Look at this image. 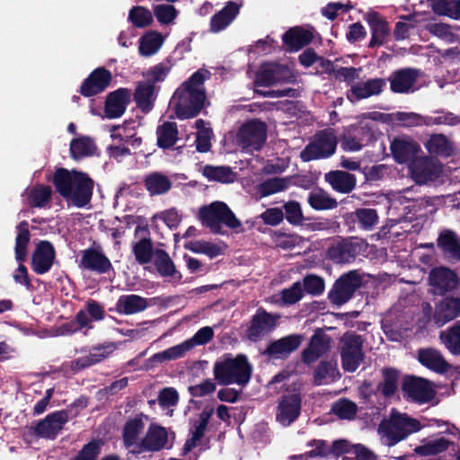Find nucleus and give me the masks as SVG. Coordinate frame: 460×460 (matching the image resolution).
Wrapping results in <instances>:
<instances>
[{
    "mask_svg": "<svg viewBox=\"0 0 460 460\" xmlns=\"http://www.w3.org/2000/svg\"><path fill=\"white\" fill-rule=\"evenodd\" d=\"M206 69H199L184 81L174 92L171 102L179 119L197 117L204 108Z\"/></svg>",
    "mask_w": 460,
    "mask_h": 460,
    "instance_id": "obj_1",
    "label": "nucleus"
},
{
    "mask_svg": "<svg viewBox=\"0 0 460 460\" xmlns=\"http://www.w3.org/2000/svg\"><path fill=\"white\" fill-rule=\"evenodd\" d=\"M51 181L56 191L75 207L84 208L91 202L94 181L88 173L60 167L55 170Z\"/></svg>",
    "mask_w": 460,
    "mask_h": 460,
    "instance_id": "obj_2",
    "label": "nucleus"
},
{
    "mask_svg": "<svg viewBox=\"0 0 460 460\" xmlns=\"http://www.w3.org/2000/svg\"><path fill=\"white\" fill-rule=\"evenodd\" d=\"M213 372L220 385L237 384L244 386L251 379L252 367L245 355L239 354L234 358L228 353L215 362Z\"/></svg>",
    "mask_w": 460,
    "mask_h": 460,
    "instance_id": "obj_3",
    "label": "nucleus"
},
{
    "mask_svg": "<svg viewBox=\"0 0 460 460\" xmlns=\"http://www.w3.org/2000/svg\"><path fill=\"white\" fill-rule=\"evenodd\" d=\"M199 217L202 225L216 234H224L222 225L230 229H237L242 226L241 221L223 201H214L209 205L201 207Z\"/></svg>",
    "mask_w": 460,
    "mask_h": 460,
    "instance_id": "obj_4",
    "label": "nucleus"
},
{
    "mask_svg": "<svg viewBox=\"0 0 460 460\" xmlns=\"http://www.w3.org/2000/svg\"><path fill=\"white\" fill-rule=\"evenodd\" d=\"M363 285V277L357 270L341 274L328 292V299L335 305L349 302Z\"/></svg>",
    "mask_w": 460,
    "mask_h": 460,
    "instance_id": "obj_5",
    "label": "nucleus"
},
{
    "mask_svg": "<svg viewBox=\"0 0 460 460\" xmlns=\"http://www.w3.org/2000/svg\"><path fill=\"white\" fill-rule=\"evenodd\" d=\"M337 147V137L332 128L318 131L314 141L309 143L300 153L303 162L324 159L332 156Z\"/></svg>",
    "mask_w": 460,
    "mask_h": 460,
    "instance_id": "obj_6",
    "label": "nucleus"
},
{
    "mask_svg": "<svg viewBox=\"0 0 460 460\" xmlns=\"http://www.w3.org/2000/svg\"><path fill=\"white\" fill-rule=\"evenodd\" d=\"M341 359L345 372H355L364 358L363 340L356 332H347L341 339Z\"/></svg>",
    "mask_w": 460,
    "mask_h": 460,
    "instance_id": "obj_7",
    "label": "nucleus"
},
{
    "mask_svg": "<svg viewBox=\"0 0 460 460\" xmlns=\"http://www.w3.org/2000/svg\"><path fill=\"white\" fill-rule=\"evenodd\" d=\"M267 139V125L259 119L250 120L239 128L237 144L247 151L261 150Z\"/></svg>",
    "mask_w": 460,
    "mask_h": 460,
    "instance_id": "obj_8",
    "label": "nucleus"
},
{
    "mask_svg": "<svg viewBox=\"0 0 460 460\" xmlns=\"http://www.w3.org/2000/svg\"><path fill=\"white\" fill-rule=\"evenodd\" d=\"M402 392L405 399L419 404L429 402L436 396L431 382L415 376L403 378Z\"/></svg>",
    "mask_w": 460,
    "mask_h": 460,
    "instance_id": "obj_9",
    "label": "nucleus"
},
{
    "mask_svg": "<svg viewBox=\"0 0 460 460\" xmlns=\"http://www.w3.org/2000/svg\"><path fill=\"white\" fill-rule=\"evenodd\" d=\"M301 411L302 395L299 392L283 394L278 400L276 421L283 427H288L299 418Z\"/></svg>",
    "mask_w": 460,
    "mask_h": 460,
    "instance_id": "obj_10",
    "label": "nucleus"
},
{
    "mask_svg": "<svg viewBox=\"0 0 460 460\" xmlns=\"http://www.w3.org/2000/svg\"><path fill=\"white\" fill-rule=\"evenodd\" d=\"M69 416L66 410L53 411L44 419L38 420L30 429L38 438L54 440L68 422Z\"/></svg>",
    "mask_w": 460,
    "mask_h": 460,
    "instance_id": "obj_11",
    "label": "nucleus"
},
{
    "mask_svg": "<svg viewBox=\"0 0 460 460\" xmlns=\"http://www.w3.org/2000/svg\"><path fill=\"white\" fill-rule=\"evenodd\" d=\"M428 282L433 293L438 296H446L460 287V279L456 271L445 266L432 268L429 273Z\"/></svg>",
    "mask_w": 460,
    "mask_h": 460,
    "instance_id": "obj_12",
    "label": "nucleus"
},
{
    "mask_svg": "<svg viewBox=\"0 0 460 460\" xmlns=\"http://www.w3.org/2000/svg\"><path fill=\"white\" fill-rule=\"evenodd\" d=\"M421 429L420 422L407 414H393L390 419L388 437L391 444H396L411 433Z\"/></svg>",
    "mask_w": 460,
    "mask_h": 460,
    "instance_id": "obj_13",
    "label": "nucleus"
},
{
    "mask_svg": "<svg viewBox=\"0 0 460 460\" xmlns=\"http://www.w3.org/2000/svg\"><path fill=\"white\" fill-rule=\"evenodd\" d=\"M278 319L279 315H273L262 307L258 308L247 328V338L251 341H259L265 334L275 329Z\"/></svg>",
    "mask_w": 460,
    "mask_h": 460,
    "instance_id": "obj_14",
    "label": "nucleus"
},
{
    "mask_svg": "<svg viewBox=\"0 0 460 460\" xmlns=\"http://www.w3.org/2000/svg\"><path fill=\"white\" fill-rule=\"evenodd\" d=\"M112 81V75L105 67H97L83 81L79 93L84 97H93L104 92Z\"/></svg>",
    "mask_w": 460,
    "mask_h": 460,
    "instance_id": "obj_15",
    "label": "nucleus"
},
{
    "mask_svg": "<svg viewBox=\"0 0 460 460\" xmlns=\"http://www.w3.org/2000/svg\"><path fill=\"white\" fill-rule=\"evenodd\" d=\"M444 297L435 305L433 323L437 327L460 317V297L455 296H443Z\"/></svg>",
    "mask_w": 460,
    "mask_h": 460,
    "instance_id": "obj_16",
    "label": "nucleus"
},
{
    "mask_svg": "<svg viewBox=\"0 0 460 460\" xmlns=\"http://www.w3.org/2000/svg\"><path fill=\"white\" fill-rule=\"evenodd\" d=\"M82 270H87L98 274H104L112 269L110 259L102 252L100 246L89 247L82 251L78 264Z\"/></svg>",
    "mask_w": 460,
    "mask_h": 460,
    "instance_id": "obj_17",
    "label": "nucleus"
},
{
    "mask_svg": "<svg viewBox=\"0 0 460 460\" xmlns=\"http://www.w3.org/2000/svg\"><path fill=\"white\" fill-rule=\"evenodd\" d=\"M144 419H147L143 413H138L133 418H128L122 428V442L126 449L132 455L137 456L139 436L145 429Z\"/></svg>",
    "mask_w": 460,
    "mask_h": 460,
    "instance_id": "obj_18",
    "label": "nucleus"
},
{
    "mask_svg": "<svg viewBox=\"0 0 460 460\" xmlns=\"http://www.w3.org/2000/svg\"><path fill=\"white\" fill-rule=\"evenodd\" d=\"M409 170L412 180L418 184L434 181L441 173V168L429 157L416 158L410 164Z\"/></svg>",
    "mask_w": 460,
    "mask_h": 460,
    "instance_id": "obj_19",
    "label": "nucleus"
},
{
    "mask_svg": "<svg viewBox=\"0 0 460 460\" xmlns=\"http://www.w3.org/2000/svg\"><path fill=\"white\" fill-rule=\"evenodd\" d=\"M55 258L56 251L53 244L49 241H40L32 252L31 267L36 274L43 275L49 271Z\"/></svg>",
    "mask_w": 460,
    "mask_h": 460,
    "instance_id": "obj_20",
    "label": "nucleus"
},
{
    "mask_svg": "<svg viewBox=\"0 0 460 460\" xmlns=\"http://www.w3.org/2000/svg\"><path fill=\"white\" fill-rule=\"evenodd\" d=\"M420 77V70L414 67H404L393 71L388 81L390 89L394 93H408L413 91V86Z\"/></svg>",
    "mask_w": 460,
    "mask_h": 460,
    "instance_id": "obj_21",
    "label": "nucleus"
},
{
    "mask_svg": "<svg viewBox=\"0 0 460 460\" xmlns=\"http://www.w3.org/2000/svg\"><path fill=\"white\" fill-rule=\"evenodd\" d=\"M168 442V434L165 428L150 424L145 436L140 439L137 447V456L145 452H158L162 450Z\"/></svg>",
    "mask_w": 460,
    "mask_h": 460,
    "instance_id": "obj_22",
    "label": "nucleus"
},
{
    "mask_svg": "<svg viewBox=\"0 0 460 460\" xmlns=\"http://www.w3.org/2000/svg\"><path fill=\"white\" fill-rule=\"evenodd\" d=\"M131 92L120 87L108 93L105 101L104 114L108 119L120 118L130 103Z\"/></svg>",
    "mask_w": 460,
    "mask_h": 460,
    "instance_id": "obj_23",
    "label": "nucleus"
},
{
    "mask_svg": "<svg viewBox=\"0 0 460 460\" xmlns=\"http://www.w3.org/2000/svg\"><path fill=\"white\" fill-rule=\"evenodd\" d=\"M303 341L301 334H290L270 342L264 354L272 358H287Z\"/></svg>",
    "mask_w": 460,
    "mask_h": 460,
    "instance_id": "obj_24",
    "label": "nucleus"
},
{
    "mask_svg": "<svg viewBox=\"0 0 460 460\" xmlns=\"http://www.w3.org/2000/svg\"><path fill=\"white\" fill-rule=\"evenodd\" d=\"M390 149L398 164L412 162L420 150V146L409 137H397L391 142Z\"/></svg>",
    "mask_w": 460,
    "mask_h": 460,
    "instance_id": "obj_25",
    "label": "nucleus"
},
{
    "mask_svg": "<svg viewBox=\"0 0 460 460\" xmlns=\"http://www.w3.org/2000/svg\"><path fill=\"white\" fill-rule=\"evenodd\" d=\"M330 350V337L320 330L311 337L307 347L301 353L302 361L310 365Z\"/></svg>",
    "mask_w": 460,
    "mask_h": 460,
    "instance_id": "obj_26",
    "label": "nucleus"
},
{
    "mask_svg": "<svg viewBox=\"0 0 460 460\" xmlns=\"http://www.w3.org/2000/svg\"><path fill=\"white\" fill-rule=\"evenodd\" d=\"M385 85L386 80L384 78H374L365 83H356L347 92V98L350 102H356L373 95H379Z\"/></svg>",
    "mask_w": 460,
    "mask_h": 460,
    "instance_id": "obj_27",
    "label": "nucleus"
},
{
    "mask_svg": "<svg viewBox=\"0 0 460 460\" xmlns=\"http://www.w3.org/2000/svg\"><path fill=\"white\" fill-rule=\"evenodd\" d=\"M371 31V40L368 48L374 49L385 43L387 36L390 34L389 23L377 13L369 12L365 15Z\"/></svg>",
    "mask_w": 460,
    "mask_h": 460,
    "instance_id": "obj_28",
    "label": "nucleus"
},
{
    "mask_svg": "<svg viewBox=\"0 0 460 460\" xmlns=\"http://www.w3.org/2000/svg\"><path fill=\"white\" fill-rule=\"evenodd\" d=\"M314 40V35L309 30L300 26L289 28L283 35L282 41L285 50L296 52L309 45Z\"/></svg>",
    "mask_w": 460,
    "mask_h": 460,
    "instance_id": "obj_29",
    "label": "nucleus"
},
{
    "mask_svg": "<svg viewBox=\"0 0 460 460\" xmlns=\"http://www.w3.org/2000/svg\"><path fill=\"white\" fill-rule=\"evenodd\" d=\"M139 234H142L143 236L133 245V253L136 261L143 265L152 261L155 252H154V245L147 226H137L135 229V235Z\"/></svg>",
    "mask_w": 460,
    "mask_h": 460,
    "instance_id": "obj_30",
    "label": "nucleus"
},
{
    "mask_svg": "<svg viewBox=\"0 0 460 460\" xmlns=\"http://www.w3.org/2000/svg\"><path fill=\"white\" fill-rule=\"evenodd\" d=\"M242 4L228 1L226 5L210 19V31L217 33L228 27L240 13Z\"/></svg>",
    "mask_w": 460,
    "mask_h": 460,
    "instance_id": "obj_31",
    "label": "nucleus"
},
{
    "mask_svg": "<svg viewBox=\"0 0 460 460\" xmlns=\"http://www.w3.org/2000/svg\"><path fill=\"white\" fill-rule=\"evenodd\" d=\"M437 243L448 261H460V237L456 232L445 229L438 234Z\"/></svg>",
    "mask_w": 460,
    "mask_h": 460,
    "instance_id": "obj_32",
    "label": "nucleus"
},
{
    "mask_svg": "<svg viewBox=\"0 0 460 460\" xmlns=\"http://www.w3.org/2000/svg\"><path fill=\"white\" fill-rule=\"evenodd\" d=\"M133 97L137 107L143 113L150 112L157 97L155 85L149 82L139 81L135 88Z\"/></svg>",
    "mask_w": 460,
    "mask_h": 460,
    "instance_id": "obj_33",
    "label": "nucleus"
},
{
    "mask_svg": "<svg viewBox=\"0 0 460 460\" xmlns=\"http://www.w3.org/2000/svg\"><path fill=\"white\" fill-rule=\"evenodd\" d=\"M418 359L422 366L438 374H445L451 367L441 353L434 349H420Z\"/></svg>",
    "mask_w": 460,
    "mask_h": 460,
    "instance_id": "obj_34",
    "label": "nucleus"
},
{
    "mask_svg": "<svg viewBox=\"0 0 460 460\" xmlns=\"http://www.w3.org/2000/svg\"><path fill=\"white\" fill-rule=\"evenodd\" d=\"M156 146L162 150L174 146L179 140V130L176 122L164 121L156 127Z\"/></svg>",
    "mask_w": 460,
    "mask_h": 460,
    "instance_id": "obj_35",
    "label": "nucleus"
},
{
    "mask_svg": "<svg viewBox=\"0 0 460 460\" xmlns=\"http://www.w3.org/2000/svg\"><path fill=\"white\" fill-rule=\"evenodd\" d=\"M325 181L337 192L347 194L351 192L357 183L354 174L344 171H332L325 174Z\"/></svg>",
    "mask_w": 460,
    "mask_h": 460,
    "instance_id": "obj_36",
    "label": "nucleus"
},
{
    "mask_svg": "<svg viewBox=\"0 0 460 460\" xmlns=\"http://www.w3.org/2000/svg\"><path fill=\"white\" fill-rule=\"evenodd\" d=\"M147 299L138 295H122L116 303V311L120 314L130 315L145 311Z\"/></svg>",
    "mask_w": 460,
    "mask_h": 460,
    "instance_id": "obj_37",
    "label": "nucleus"
},
{
    "mask_svg": "<svg viewBox=\"0 0 460 460\" xmlns=\"http://www.w3.org/2000/svg\"><path fill=\"white\" fill-rule=\"evenodd\" d=\"M154 265L161 277H171L178 282L181 280V273L176 270L172 260L166 251L163 249L155 251Z\"/></svg>",
    "mask_w": 460,
    "mask_h": 460,
    "instance_id": "obj_38",
    "label": "nucleus"
},
{
    "mask_svg": "<svg viewBox=\"0 0 460 460\" xmlns=\"http://www.w3.org/2000/svg\"><path fill=\"white\" fill-rule=\"evenodd\" d=\"M357 254V246L348 241L338 242L327 251L328 258L334 263H349L354 261Z\"/></svg>",
    "mask_w": 460,
    "mask_h": 460,
    "instance_id": "obj_39",
    "label": "nucleus"
},
{
    "mask_svg": "<svg viewBox=\"0 0 460 460\" xmlns=\"http://www.w3.org/2000/svg\"><path fill=\"white\" fill-rule=\"evenodd\" d=\"M424 146L430 155L442 157H449L454 153L452 142L444 134L435 133L430 135Z\"/></svg>",
    "mask_w": 460,
    "mask_h": 460,
    "instance_id": "obj_40",
    "label": "nucleus"
},
{
    "mask_svg": "<svg viewBox=\"0 0 460 460\" xmlns=\"http://www.w3.org/2000/svg\"><path fill=\"white\" fill-rule=\"evenodd\" d=\"M146 190L151 196L163 195L172 189V181L162 172H155L146 176L144 180Z\"/></svg>",
    "mask_w": 460,
    "mask_h": 460,
    "instance_id": "obj_41",
    "label": "nucleus"
},
{
    "mask_svg": "<svg viewBox=\"0 0 460 460\" xmlns=\"http://www.w3.org/2000/svg\"><path fill=\"white\" fill-rule=\"evenodd\" d=\"M307 203L317 211L334 209L338 207V201L323 189L317 188L309 192Z\"/></svg>",
    "mask_w": 460,
    "mask_h": 460,
    "instance_id": "obj_42",
    "label": "nucleus"
},
{
    "mask_svg": "<svg viewBox=\"0 0 460 460\" xmlns=\"http://www.w3.org/2000/svg\"><path fill=\"white\" fill-rule=\"evenodd\" d=\"M69 150L73 159L80 160L93 155L97 150V146L92 137L83 136L72 139Z\"/></svg>",
    "mask_w": 460,
    "mask_h": 460,
    "instance_id": "obj_43",
    "label": "nucleus"
},
{
    "mask_svg": "<svg viewBox=\"0 0 460 460\" xmlns=\"http://www.w3.org/2000/svg\"><path fill=\"white\" fill-rule=\"evenodd\" d=\"M163 43L164 38L160 32L147 31L139 39V53L144 57H151L160 49Z\"/></svg>",
    "mask_w": 460,
    "mask_h": 460,
    "instance_id": "obj_44",
    "label": "nucleus"
},
{
    "mask_svg": "<svg viewBox=\"0 0 460 460\" xmlns=\"http://www.w3.org/2000/svg\"><path fill=\"white\" fill-rule=\"evenodd\" d=\"M439 340L446 349L455 356L460 355V321L456 322L439 333Z\"/></svg>",
    "mask_w": 460,
    "mask_h": 460,
    "instance_id": "obj_45",
    "label": "nucleus"
},
{
    "mask_svg": "<svg viewBox=\"0 0 460 460\" xmlns=\"http://www.w3.org/2000/svg\"><path fill=\"white\" fill-rule=\"evenodd\" d=\"M190 350H191V344L185 341L161 352L155 353L149 358V361L152 363H163L165 361L176 360L183 358Z\"/></svg>",
    "mask_w": 460,
    "mask_h": 460,
    "instance_id": "obj_46",
    "label": "nucleus"
},
{
    "mask_svg": "<svg viewBox=\"0 0 460 460\" xmlns=\"http://www.w3.org/2000/svg\"><path fill=\"white\" fill-rule=\"evenodd\" d=\"M382 374L383 382L377 385V389L384 397L391 398L397 391L400 373L396 368L385 367Z\"/></svg>",
    "mask_w": 460,
    "mask_h": 460,
    "instance_id": "obj_47",
    "label": "nucleus"
},
{
    "mask_svg": "<svg viewBox=\"0 0 460 460\" xmlns=\"http://www.w3.org/2000/svg\"><path fill=\"white\" fill-rule=\"evenodd\" d=\"M202 172L208 181L221 183H232L236 180V173L230 166H214L208 164L203 167Z\"/></svg>",
    "mask_w": 460,
    "mask_h": 460,
    "instance_id": "obj_48",
    "label": "nucleus"
},
{
    "mask_svg": "<svg viewBox=\"0 0 460 460\" xmlns=\"http://www.w3.org/2000/svg\"><path fill=\"white\" fill-rule=\"evenodd\" d=\"M368 135H370V130L363 127L345 133L341 139L342 148L346 151H359L364 146L362 137Z\"/></svg>",
    "mask_w": 460,
    "mask_h": 460,
    "instance_id": "obj_49",
    "label": "nucleus"
},
{
    "mask_svg": "<svg viewBox=\"0 0 460 460\" xmlns=\"http://www.w3.org/2000/svg\"><path fill=\"white\" fill-rule=\"evenodd\" d=\"M52 190L49 185L38 184L29 192L28 203L31 208H45L50 201Z\"/></svg>",
    "mask_w": 460,
    "mask_h": 460,
    "instance_id": "obj_50",
    "label": "nucleus"
},
{
    "mask_svg": "<svg viewBox=\"0 0 460 460\" xmlns=\"http://www.w3.org/2000/svg\"><path fill=\"white\" fill-rule=\"evenodd\" d=\"M284 219L293 226H299L304 224L305 220H308L304 216L301 204L296 200H288L284 202L282 206Z\"/></svg>",
    "mask_w": 460,
    "mask_h": 460,
    "instance_id": "obj_51",
    "label": "nucleus"
},
{
    "mask_svg": "<svg viewBox=\"0 0 460 460\" xmlns=\"http://www.w3.org/2000/svg\"><path fill=\"white\" fill-rule=\"evenodd\" d=\"M337 377H340L337 362L323 360L314 370V383L315 385H321L324 379L331 378L334 380Z\"/></svg>",
    "mask_w": 460,
    "mask_h": 460,
    "instance_id": "obj_52",
    "label": "nucleus"
},
{
    "mask_svg": "<svg viewBox=\"0 0 460 460\" xmlns=\"http://www.w3.org/2000/svg\"><path fill=\"white\" fill-rule=\"evenodd\" d=\"M452 444L447 438H439L429 440L415 448V452L422 456L438 455L445 452Z\"/></svg>",
    "mask_w": 460,
    "mask_h": 460,
    "instance_id": "obj_53",
    "label": "nucleus"
},
{
    "mask_svg": "<svg viewBox=\"0 0 460 460\" xmlns=\"http://www.w3.org/2000/svg\"><path fill=\"white\" fill-rule=\"evenodd\" d=\"M331 411L341 420H352L357 414L358 406L347 398H341L332 404Z\"/></svg>",
    "mask_w": 460,
    "mask_h": 460,
    "instance_id": "obj_54",
    "label": "nucleus"
},
{
    "mask_svg": "<svg viewBox=\"0 0 460 460\" xmlns=\"http://www.w3.org/2000/svg\"><path fill=\"white\" fill-rule=\"evenodd\" d=\"M354 221L364 230H371L378 222L377 211L374 208H358L354 212Z\"/></svg>",
    "mask_w": 460,
    "mask_h": 460,
    "instance_id": "obj_55",
    "label": "nucleus"
},
{
    "mask_svg": "<svg viewBox=\"0 0 460 460\" xmlns=\"http://www.w3.org/2000/svg\"><path fill=\"white\" fill-rule=\"evenodd\" d=\"M128 20L137 28H145L153 22L152 13L143 6H134L128 13Z\"/></svg>",
    "mask_w": 460,
    "mask_h": 460,
    "instance_id": "obj_56",
    "label": "nucleus"
},
{
    "mask_svg": "<svg viewBox=\"0 0 460 460\" xmlns=\"http://www.w3.org/2000/svg\"><path fill=\"white\" fill-rule=\"evenodd\" d=\"M288 188V181L283 178L274 177L261 182L258 187L261 197H268Z\"/></svg>",
    "mask_w": 460,
    "mask_h": 460,
    "instance_id": "obj_57",
    "label": "nucleus"
},
{
    "mask_svg": "<svg viewBox=\"0 0 460 460\" xmlns=\"http://www.w3.org/2000/svg\"><path fill=\"white\" fill-rule=\"evenodd\" d=\"M185 248L195 253H203L213 259L221 253V248L210 242L196 241L187 243Z\"/></svg>",
    "mask_w": 460,
    "mask_h": 460,
    "instance_id": "obj_58",
    "label": "nucleus"
},
{
    "mask_svg": "<svg viewBox=\"0 0 460 460\" xmlns=\"http://www.w3.org/2000/svg\"><path fill=\"white\" fill-rule=\"evenodd\" d=\"M437 116H425L426 126L447 125L456 126L460 123V118L450 111H437Z\"/></svg>",
    "mask_w": 460,
    "mask_h": 460,
    "instance_id": "obj_59",
    "label": "nucleus"
},
{
    "mask_svg": "<svg viewBox=\"0 0 460 460\" xmlns=\"http://www.w3.org/2000/svg\"><path fill=\"white\" fill-rule=\"evenodd\" d=\"M214 412L213 408L205 407L199 413V419L193 422V430H191L194 439L200 440L204 437L209 420Z\"/></svg>",
    "mask_w": 460,
    "mask_h": 460,
    "instance_id": "obj_60",
    "label": "nucleus"
},
{
    "mask_svg": "<svg viewBox=\"0 0 460 460\" xmlns=\"http://www.w3.org/2000/svg\"><path fill=\"white\" fill-rule=\"evenodd\" d=\"M303 290L312 296H320L323 293L325 283L323 278L308 274L303 279Z\"/></svg>",
    "mask_w": 460,
    "mask_h": 460,
    "instance_id": "obj_61",
    "label": "nucleus"
},
{
    "mask_svg": "<svg viewBox=\"0 0 460 460\" xmlns=\"http://www.w3.org/2000/svg\"><path fill=\"white\" fill-rule=\"evenodd\" d=\"M101 447L102 442L100 440L93 439L84 445L73 460H97V457L101 453Z\"/></svg>",
    "mask_w": 460,
    "mask_h": 460,
    "instance_id": "obj_62",
    "label": "nucleus"
},
{
    "mask_svg": "<svg viewBox=\"0 0 460 460\" xmlns=\"http://www.w3.org/2000/svg\"><path fill=\"white\" fill-rule=\"evenodd\" d=\"M304 296V290L299 281L292 284L288 288L281 291V299L284 305H294L300 301Z\"/></svg>",
    "mask_w": 460,
    "mask_h": 460,
    "instance_id": "obj_63",
    "label": "nucleus"
},
{
    "mask_svg": "<svg viewBox=\"0 0 460 460\" xmlns=\"http://www.w3.org/2000/svg\"><path fill=\"white\" fill-rule=\"evenodd\" d=\"M177 10L171 4H157L154 7V14L162 24L171 23L177 16Z\"/></svg>",
    "mask_w": 460,
    "mask_h": 460,
    "instance_id": "obj_64",
    "label": "nucleus"
}]
</instances>
